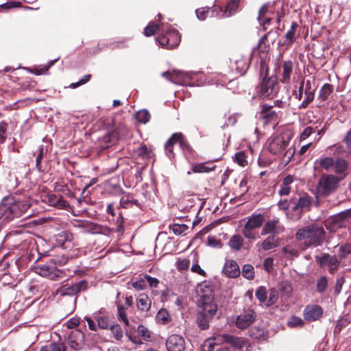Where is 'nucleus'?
I'll return each instance as SVG.
<instances>
[{
	"mask_svg": "<svg viewBox=\"0 0 351 351\" xmlns=\"http://www.w3.org/2000/svg\"><path fill=\"white\" fill-rule=\"evenodd\" d=\"M326 237L323 226L313 223L300 228L295 234V239L302 242L304 247H319L322 245Z\"/></svg>",
	"mask_w": 351,
	"mask_h": 351,
	"instance_id": "f257e3e1",
	"label": "nucleus"
},
{
	"mask_svg": "<svg viewBox=\"0 0 351 351\" xmlns=\"http://www.w3.org/2000/svg\"><path fill=\"white\" fill-rule=\"evenodd\" d=\"M217 305L213 297L203 295L201 297V306L198 309L197 322L199 328L205 330L208 328L211 317L217 313Z\"/></svg>",
	"mask_w": 351,
	"mask_h": 351,
	"instance_id": "f03ea898",
	"label": "nucleus"
},
{
	"mask_svg": "<svg viewBox=\"0 0 351 351\" xmlns=\"http://www.w3.org/2000/svg\"><path fill=\"white\" fill-rule=\"evenodd\" d=\"M30 204L27 200L14 202L10 204H2L0 206V214L8 220L21 217L27 214Z\"/></svg>",
	"mask_w": 351,
	"mask_h": 351,
	"instance_id": "7ed1b4c3",
	"label": "nucleus"
},
{
	"mask_svg": "<svg viewBox=\"0 0 351 351\" xmlns=\"http://www.w3.org/2000/svg\"><path fill=\"white\" fill-rule=\"evenodd\" d=\"M252 54L250 57L247 58L243 56H239L237 57L233 62H230V65H226L223 66V76H228V80L231 81L236 77L234 75V73L243 75L245 73L250 66V60L252 58Z\"/></svg>",
	"mask_w": 351,
	"mask_h": 351,
	"instance_id": "20e7f679",
	"label": "nucleus"
},
{
	"mask_svg": "<svg viewBox=\"0 0 351 351\" xmlns=\"http://www.w3.org/2000/svg\"><path fill=\"white\" fill-rule=\"evenodd\" d=\"M87 288L88 282L86 280H80L76 282L66 281L56 289L53 294L58 298L77 296L79 293L86 291Z\"/></svg>",
	"mask_w": 351,
	"mask_h": 351,
	"instance_id": "39448f33",
	"label": "nucleus"
},
{
	"mask_svg": "<svg viewBox=\"0 0 351 351\" xmlns=\"http://www.w3.org/2000/svg\"><path fill=\"white\" fill-rule=\"evenodd\" d=\"M339 179L332 174H323L316 186V194L319 197H327L338 187Z\"/></svg>",
	"mask_w": 351,
	"mask_h": 351,
	"instance_id": "423d86ee",
	"label": "nucleus"
},
{
	"mask_svg": "<svg viewBox=\"0 0 351 351\" xmlns=\"http://www.w3.org/2000/svg\"><path fill=\"white\" fill-rule=\"evenodd\" d=\"M256 90L261 98H273L278 91L276 78L273 76L262 77Z\"/></svg>",
	"mask_w": 351,
	"mask_h": 351,
	"instance_id": "0eeeda50",
	"label": "nucleus"
},
{
	"mask_svg": "<svg viewBox=\"0 0 351 351\" xmlns=\"http://www.w3.org/2000/svg\"><path fill=\"white\" fill-rule=\"evenodd\" d=\"M315 262L320 268H326L330 274L337 271L341 261L335 255L323 252L315 256Z\"/></svg>",
	"mask_w": 351,
	"mask_h": 351,
	"instance_id": "6e6552de",
	"label": "nucleus"
},
{
	"mask_svg": "<svg viewBox=\"0 0 351 351\" xmlns=\"http://www.w3.org/2000/svg\"><path fill=\"white\" fill-rule=\"evenodd\" d=\"M291 136L287 133H281L271 138L268 145L269 152L274 155H281L288 147Z\"/></svg>",
	"mask_w": 351,
	"mask_h": 351,
	"instance_id": "1a4fd4ad",
	"label": "nucleus"
},
{
	"mask_svg": "<svg viewBox=\"0 0 351 351\" xmlns=\"http://www.w3.org/2000/svg\"><path fill=\"white\" fill-rule=\"evenodd\" d=\"M350 223H351V210H347L328 219L325 226L328 230L335 232Z\"/></svg>",
	"mask_w": 351,
	"mask_h": 351,
	"instance_id": "9d476101",
	"label": "nucleus"
},
{
	"mask_svg": "<svg viewBox=\"0 0 351 351\" xmlns=\"http://www.w3.org/2000/svg\"><path fill=\"white\" fill-rule=\"evenodd\" d=\"M293 205L291 206V211L295 213L298 218H300L302 214L311 210L312 198L305 195L299 197H293Z\"/></svg>",
	"mask_w": 351,
	"mask_h": 351,
	"instance_id": "9b49d317",
	"label": "nucleus"
},
{
	"mask_svg": "<svg viewBox=\"0 0 351 351\" xmlns=\"http://www.w3.org/2000/svg\"><path fill=\"white\" fill-rule=\"evenodd\" d=\"M256 313L252 308H248L237 316L235 324L236 326L241 330L250 326L256 320Z\"/></svg>",
	"mask_w": 351,
	"mask_h": 351,
	"instance_id": "f8f14e48",
	"label": "nucleus"
},
{
	"mask_svg": "<svg viewBox=\"0 0 351 351\" xmlns=\"http://www.w3.org/2000/svg\"><path fill=\"white\" fill-rule=\"evenodd\" d=\"M324 315L323 308L318 304H308L303 311L304 319L313 322L320 319Z\"/></svg>",
	"mask_w": 351,
	"mask_h": 351,
	"instance_id": "ddd939ff",
	"label": "nucleus"
},
{
	"mask_svg": "<svg viewBox=\"0 0 351 351\" xmlns=\"http://www.w3.org/2000/svg\"><path fill=\"white\" fill-rule=\"evenodd\" d=\"M273 106L264 104L261 106L259 119L263 120L265 124L276 123L278 119V113L273 110Z\"/></svg>",
	"mask_w": 351,
	"mask_h": 351,
	"instance_id": "4468645a",
	"label": "nucleus"
},
{
	"mask_svg": "<svg viewBox=\"0 0 351 351\" xmlns=\"http://www.w3.org/2000/svg\"><path fill=\"white\" fill-rule=\"evenodd\" d=\"M285 228L282 226L278 219L269 220L266 221L261 231L262 235L272 234L277 235L284 232Z\"/></svg>",
	"mask_w": 351,
	"mask_h": 351,
	"instance_id": "2eb2a0df",
	"label": "nucleus"
},
{
	"mask_svg": "<svg viewBox=\"0 0 351 351\" xmlns=\"http://www.w3.org/2000/svg\"><path fill=\"white\" fill-rule=\"evenodd\" d=\"M168 351H183L185 348L184 338L178 335H171L166 341Z\"/></svg>",
	"mask_w": 351,
	"mask_h": 351,
	"instance_id": "dca6fc26",
	"label": "nucleus"
},
{
	"mask_svg": "<svg viewBox=\"0 0 351 351\" xmlns=\"http://www.w3.org/2000/svg\"><path fill=\"white\" fill-rule=\"evenodd\" d=\"M84 341V334L79 330L71 332L68 337V343L71 348L78 350L83 348Z\"/></svg>",
	"mask_w": 351,
	"mask_h": 351,
	"instance_id": "f3484780",
	"label": "nucleus"
},
{
	"mask_svg": "<svg viewBox=\"0 0 351 351\" xmlns=\"http://www.w3.org/2000/svg\"><path fill=\"white\" fill-rule=\"evenodd\" d=\"M304 97L302 103L299 106V109H305L313 102L315 98V88L313 86L309 80L306 81V87L304 88Z\"/></svg>",
	"mask_w": 351,
	"mask_h": 351,
	"instance_id": "a211bd4d",
	"label": "nucleus"
},
{
	"mask_svg": "<svg viewBox=\"0 0 351 351\" xmlns=\"http://www.w3.org/2000/svg\"><path fill=\"white\" fill-rule=\"evenodd\" d=\"M241 0H226L223 9L221 6V17L228 18L234 16L239 10Z\"/></svg>",
	"mask_w": 351,
	"mask_h": 351,
	"instance_id": "6ab92c4d",
	"label": "nucleus"
},
{
	"mask_svg": "<svg viewBox=\"0 0 351 351\" xmlns=\"http://www.w3.org/2000/svg\"><path fill=\"white\" fill-rule=\"evenodd\" d=\"M299 27V25L296 21L291 23L290 29L285 35V40L283 43H278L280 46H286L287 47L291 46L293 43L296 40V30Z\"/></svg>",
	"mask_w": 351,
	"mask_h": 351,
	"instance_id": "aec40b11",
	"label": "nucleus"
},
{
	"mask_svg": "<svg viewBox=\"0 0 351 351\" xmlns=\"http://www.w3.org/2000/svg\"><path fill=\"white\" fill-rule=\"evenodd\" d=\"M222 271L226 276L232 278L238 277L241 274L238 264L232 260L228 261L225 263Z\"/></svg>",
	"mask_w": 351,
	"mask_h": 351,
	"instance_id": "412c9836",
	"label": "nucleus"
},
{
	"mask_svg": "<svg viewBox=\"0 0 351 351\" xmlns=\"http://www.w3.org/2000/svg\"><path fill=\"white\" fill-rule=\"evenodd\" d=\"M45 201L47 202L50 206L59 208H66L69 207V202L61 195H57L53 193L48 194L46 196Z\"/></svg>",
	"mask_w": 351,
	"mask_h": 351,
	"instance_id": "4be33fe9",
	"label": "nucleus"
},
{
	"mask_svg": "<svg viewBox=\"0 0 351 351\" xmlns=\"http://www.w3.org/2000/svg\"><path fill=\"white\" fill-rule=\"evenodd\" d=\"M248 334L250 337L258 341L267 340L269 336L268 331L265 328L257 326L250 328Z\"/></svg>",
	"mask_w": 351,
	"mask_h": 351,
	"instance_id": "5701e85b",
	"label": "nucleus"
},
{
	"mask_svg": "<svg viewBox=\"0 0 351 351\" xmlns=\"http://www.w3.org/2000/svg\"><path fill=\"white\" fill-rule=\"evenodd\" d=\"M293 62L291 60H287L282 65V75L280 82L283 84H289L293 72Z\"/></svg>",
	"mask_w": 351,
	"mask_h": 351,
	"instance_id": "b1692460",
	"label": "nucleus"
},
{
	"mask_svg": "<svg viewBox=\"0 0 351 351\" xmlns=\"http://www.w3.org/2000/svg\"><path fill=\"white\" fill-rule=\"evenodd\" d=\"M265 221V218L262 214H253L248 217L245 226L252 229L260 228Z\"/></svg>",
	"mask_w": 351,
	"mask_h": 351,
	"instance_id": "393cba45",
	"label": "nucleus"
},
{
	"mask_svg": "<svg viewBox=\"0 0 351 351\" xmlns=\"http://www.w3.org/2000/svg\"><path fill=\"white\" fill-rule=\"evenodd\" d=\"M315 169L330 170L335 165V160L332 157L319 158L315 161Z\"/></svg>",
	"mask_w": 351,
	"mask_h": 351,
	"instance_id": "a878e982",
	"label": "nucleus"
},
{
	"mask_svg": "<svg viewBox=\"0 0 351 351\" xmlns=\"http://www.w3.org/2000/svg\"><path fill=\"white\" fill-rule=\"evenodd\" d=\"M224 344H230L235 348H241L243 346V340L241 337H237L232 335H221V341Z\"/></svg>",
	"mask_w": 351,
	"mask_h": 351,
	"instance_id": "bb28decb",
	"label": "nucleus"
},
{
	"mask_svg": "<svg viewBox=\"0 0 351 351\" xmlns=\"http://www.w3.org/2000/svg\"><path fill=\"white\" fill-rule=\"evenodd\" d=\"M152 302L147 294L142 293L136 299L137 308L143 311H148L151 307Z\"/></svg>",
	"mask_w": 351,
	"mask_h": 351,
	"instance_id": "cd10ccee",
	"label": "nucleus"
},
{
	"mask_svg": "<svg viewBox=\"0 0 351 351\" xmlns=\"http://www.w3.org/2000/svg\"><path fill=\"white\" fill-rule=\"evenodd\" d=\"M169 40V49H172L178 46L180 42V36L178 30L172 29L167 32Z\"/></svg>",
	"mask_w": 351,
	"mask_h": 351,
	"instance_id": "c85d7f7f",
	"label": "nucleus"
},
{
	"mask_svg": "<svg viewBox=\"0 0 351 351\" xmlns=\"http://www.w3.org/2000/svg\"><path fill=\"white\" fill-rule=\"evenodd\" d=\"M273 34L272 30L265 34L258 40V48L261 53H267L269 50V36Z\"/></svg>",
	"mask_w": 351,
	"mask_h": 351,
	"instance_id": "c756f323",
	"label": "nucleus"
},
{
	"mask_svg": "<svg viewBox=\"0 0 351 351\" xmlns=\"http://www.w3.org/2000/svg\"><path fill=\"white\" fill-rule=\"evenodd\" d=\"M279 245V238L276 235H271L267 237L262 243V248L264 250H269L276 247Z\"/></svg>",
	"mask_w": 351,
	"mask_h": 351,
	"instance_id": "7c9ffc66",
	"label": "nucleus"
},
{
	"mask_svg": "<svg viewBox=\"0 0 351 351\" xmlns=\"http://www.w3.org/2000/svg\"><path fill=\"white\" fill-rule=\"evenodd\" d=\"M173 139V140L175 139L176 141H179L178 143L180 145V147L184 152H186V151L189 152H192V149H191L188 141L184 137V136L183 135L182 133H181V132L174 133V137Z\"/></svg>",
	"mask_w": 351,
	"mask_h": 351,
	"instance_id": "2f4dec72",
	"label": "nucleus"
},
{
	"mask_svg": "<svg viewBox=\"0 0 351 351\" xmlns=\"http://www.w3.org/2000/svg\"><path fill=\"white\" fill-rule=\"evenodd\" d=\"M93 317L97 322V328L101 329H108L112 326L110 323V320L108 316L106 315H98V313H94Z\"/></svg>",
	"mask_w": 351,
	"mask_h": 351,
	"instance_id": "473e14b6",
	"label": "nucleus"
},
{
	"mask_svg": "<svg viewBox=\"0 0 351 351\" xmlns=\"http://www.w3.org/2000/svg\"><path fill=\"white\" fill-rule=\"evenodd\" d=\"M40 351H66V348L61 341L52 342L42 347Z\"/></svg>",
	"mask_w": 351,
	"mask_h": 351,
	"instance_id": "72a5a7b5",
	"label": "nucleus"
},
{
	"mask_svg": "<svg viewBox=\"0 0 351 351\" xmlns=\"http://www.w3.org/2000/svg\"><path fill=\"white\" fill-rule=\"evenodd\" d=\"M195 12L197 17L201 21L204 20L208 15L214 16H215V14H217V12H216V10L213 8H202L196 10Z\"/></svg>",
	"mask_w": 351,
	"mask_h": 351,
	"instance_id": "f704fd0d",
	"label": "nucleus"
},
{
	"mask_svg": "<svg viewBox=\"0 0 351 351\" xmlns=\"http://www.w3.org/2000/svg\"><path fill=\"white\" fill-rule=\"evenodd\" d=\"M173 137L174 134L171 135V136L169 138L165 145V152L169 158L174 157L173 146L176 143H179V141H176L175 139L173 140Z\"/></svg>",
	"mask_w": 351,
	"mask_h": 351,
	"instance_id": "c9c22d12",
	"label": "nucleus"
},
{
	"mask_svg": "<svg viewBox=\"0 0 351 351\" xmlns=\"http://www.w3.org/2000/svg\"><path fill=\"white\" fill-rule=\"evenodd\" d=\"M156 319L157 322L162 324H167L171 321V317L169 312L165 309L161 308L157 313Z\"/></svg>",
	"mask_w": 351,
	"mask_h": 351,
	"instance_id": "e433bc0d",
	"label": "nucleus"
},
{
	"mask_svg": "<svg viewBox=\"0 0 351 351\" xmlns=\"http://www.w3.org/2000/svg\"><path fill=\"white\" fill-rule=\"evenodd\" d=\"M334 171L336 173H342L346 171L348 168V162L343 158H337L335 160V165L333 166Z\"/></svg>",
	"mask_w": 351,
	"mask_h": 351,
	"instance_id": "4c0bfd02",
	"label": "nucleus"
},
{
	"mask_svg": "<svg viewBox=\"0 0 351 351\" xmlns=\"http://www.w3.org/2000/svg\"><path fill=\"white\" fill-rule=\"evenodd\" d=\"M333 86L330 84H325L321 88L319 93V99H321L322 101H326L328 96L332 93Z\"/></svg>",
	"mask_w": 351,
	"mask_h": 351,
	"instance_id": "58836bf2",
	"label": "nucleus"
},
{
	"mask_svg": "<svg viewBox=\"0 0 351 351\" xmlns=\"http://www.w3.org/2000/svg\"><path fill=\"white\" fill-rule=\"evenodd\" d=\"M242 276L248 280H253L254 278V268L250 264H245L242 267Z\"/></svg>",
	"mask_w": 351,
	"mask_h": 351,
	"instance_id": "ea45409f",
	"label": "nucleus"
},
{
	"mask_svg": "<svg viewBox=\"0 0 351 351\" xmlns=\"http://www.w3.org/2000/svg\"><path fill=\"white\" fill-rule=\"evenodd\" d=\"M287 326L290 328L303 327L304 326V319L300 317L292 315L287 321Z\"/></svg>",
	"mask_w": 351,
	"mask_h": 351,
	"instance_id": "a19ab883",
	"label": "nucleus"
},
{
	"mask_svg": "<svg viewBox=\"0 0 351 351\" xmlns=\"http://www.w3.org/2000/svg\"><path fill=\"white\" fill-rule=\"evenodd\" d=\"M243 240L240 235H234L229 241L230 246L235 250H240L243 245Z\"/></svg>",
	"mask_w": 351,
	"mask_h": 351,
	"instance_id": "79ce46f5",
	"label": "nucleus"
},
{
	"mask_svg": "<svg viewBox=\"0 0 351 351\" xmlns=\"http://www.w3.org/2000/svg\"><path fill=\"white\" fill-rule=\"evenodd\" d=\"M151 115L147 110H139L136 114V118L138 121L141 123H147L150 119Z\"/></svg>",
	"mask_w": 351,
	"mask_h": 351,
	"instance_id": "37998d69",
	"label": "nucleus"
},
{
	"mask_svg": "<svg viewBox=\"0 0 351 351\" xmlns=\"http://www.w3.org/2000/svg\"><path fill=\"white\" fill-rule=\"evenodd\" d=\"M328 149L331 150L332 154L338 157V158H340L339 157H342L346 154L344 147L340 144H335L329 147Z\"/></svg>",
	"mask_w": 351,
	"mask_h": 351,
	"instance_id": "c03bdc74",
	"label": "nucleus"
},
{
	"mask_svg": "<svg viewBox=\"0 0 351 351\" xmlns=\"http://www.w3.org/2000/svg\"><path fill=\"white\" fill-rule=\"evenodd\" d=\"M328 288V279L326 276H322L316 283L317 291L319 293H324Z\"/></svg>",
	"mask_w": 351,
	"mask_h": 351,
	"instance_id": "a18cd8bd",
	"label": "nucleus"
},
{
	"mask_svg": "<svg viewBox=\"0 0 351 351\" xmlns=\"http://www.w3.org/2000/svg\"><path fill=\"white\" fill-rule=\"evenodd\" d=\"M293 197L290 199H280L278 202V206L279 209L283 211H287L289 208L291 210V206L293 205Z\"/></svg>",
	"mask_w": 351,
	"mask_h": 351,
	"instance_id": "49530a36",
	"label": "nucleus"
},
{
	"mask_svg": "<svg viewBox=\"0 0 351 351\" xmlns=\"http://www.w3.org/2000/svg\"><path fill=\"white\" fill-rule=\"evenodd\" d=\"M138 334L145 341H150L152 337V332L147 328L143 325H140L137 328Z\"/></svg>",
	"mask_w": 351,
	"mask_h": 351,
	"instance_id": "de8ad7c7",
	"label": "nucleus"
},
{
	"mask_svg": "<svg viewBox=\"0 0 351 351\" xmlns=\"http://www.w3.org/2000/svg\"><path fill=\"white\" fill-rule=\"evenodd\" d=\"M235 162L241 167H246L248 165L247 156L244 152H239L235 154Z\"/></svg>",
	"mask_w": 351,
	"mask_h": 351,
	"instance_id": "09e8293b",
	"label": "nucleus"
},
{
	"mask_svg": "<svg viewBox=\"0 0 351 351\" xmlns=\"http://www.w3.org/2000/svg\"><path fill=\"white\" fill-rule=\"evenodd\" d=\"M351 254V245L346 244L341 245L338 251L337 258L341 261V259L346 258L348 254Z\"/></svg>",
	"mask_w": 351,
	"mask_h": 351,
	"instance_id": "8fccbe9b",
	"label": "nucleus"
},
{
	"mask_svg": "<svg viewBox=\"0 0 351 351\" xmlns=\"http://www.w3.org/2000/svg\"><path fill=\"white\" fill-rule=\"evenodd\" d=\"M269 66L265 59L261 58L260 61V75L262 77H269Z\"/></svg>",
	"mask_w": 351,
	"mask_h": 351,
	"instance_id": "3c124183",
	"label": "nucleus"
},
{
	"mask_svg": "<svg viewBox=\"0 0 351 351\" xmlns=\"http://www.w3.org/2000/svg\"><path fill=\"white\" fill-rule=\"evenodd\" d=\"M255 295L261 303L266 302V300H267L266 287L264 286L259 287L258 289L256 291Z\"/></svg>",
	"mask_w": 351,
	"mask_h": 351,
	"instance_id": "603ef678",
	"label": "nucleus"
},
{
	"mask_svg": "<svg viewBox=\"0 0 351 351\" xmlns=\"http://www.w3.org/2000/svg\"><path fill=\"white\" fill-rule=\"evenodd\" d=\"M189 228L188 226L186 224H178L174 223L172 226H170V229L172 232L177 235H180L184 232H185Z\"/></svg>",
	"mask_w": 351,
	"mask_h": 351,
	"instance_id": "864d4df0",
	"label": "nucleus"
},
{
	"mask_svg": "<svg viewBox=\"0 0 351 351\" xmlns=\"http://www.w3.org/2000/svg\"><path fill=\"white\" fill-rule=\"evenodd\" d=\"M176 266L179 271L187 269L190 266V261L186 258H178L176 263Z\"/></svg>",
	"mask_w": 351,
	"mask_h": 351,
	"instance_id": "5fc2aeb1",
	"label": "nucleus"
},
{
	"mask_svg": "<svg viewBox=\"0 0 351 351\" xmlns=\"http://www.w3.org/2000/svg\"><path fill=\"white\" fill-rule=\"evenodd\" d=\"M43 155H44V147H43V145H40L38 147V154L36 158V168L38 169V170L40 171H43L41 161L43 158Z\"/></svg>",
	"mask_w": 351,
	"mask_h": 351,
	"instance_id": "6e6d98bb",
	"label": "nucleus"
},
{
	"mask_svg": "<svg viewBox=\"0 0 351 351\" xmlns=\"http://www.w3.org/2000/svg\"><path fill=\"white\" fill-rule=\"evenodd\" d=\"M255 230V229L244 226L242 233L245 238L254 240L256 238V232Z\"/></svg>",
	"mask_w": 351,
	"mask_h": 351,
	"instance_id": "4d7b16f0",
	"label": "nucleus"
},
{
	"mask_svg": "<svg viewBox=\"0 0 351 351\" xmlns=\"http://www.w3.org/2000/svg\"><path fill=\"white\" fill-rule=\"evenodd\" d=\"M269 300L267 302V306L274 304L275 303L277 302L278 299V293L276 289H274V288L270 289L269 290Z\"/></svg>",
	"mask_w": 351,
	"mask_h": 351,
	"instance_id": "13d9d810",
	"label": "nucleus"
},
{
	"mask_svg": "<svg viewBox=\"0 0 351 351\" xmlns=\"http://www.w3.org/2000/svg\"><path fill=\"white\" fill-rule=\"evenodd\" d=\"M110 330L114 336V337L117 340H119L123 337V331L121 330V328L117 324L112 325L110 326Z\"/></svg>",
	"mask_w": 351,
	"mask_h": 351,
	"instance_id": "bf43d9fd",
	"label": "nucleus"
},
{
	"mask_svg": "<svg viewBox=\"0 0 351 351\" xmlns=\"http://www.w3.org/2000/svg\"><path fill=\"white\" fill-rule=\"evenodd\" d=\"M217 343L215 342V339H209L204 342L202 350V351H213Z\"/></svg>",
	"mask_w": 351,
	"mask_h": 351,
	"instance_id": "052dcab7",
	"label": "nucleus"
},
{
	"mask_svg": "<svg viewBox=\"0 0 351 351\" xmlns=\"http://www.w3.org/2000/svg\"><path fill=\"white\" fill-rule=\"evenodd\" d=\"M158 29V25L154 23H149L144 29V34L145 36H151L155 34Z\"/></svg>",
	"mask_w": 351,
	"mask_h": 351,
	"instance_id": "680f3d73",
	"label": "nucleus"
},
{
	"mask_svg": "<svg viewBox=\"0 0 351 351\" xmlns=\"http://www.w3.org/2000/svg\"><path fill=\"white\" fill-rule=\"evenodd\" d=\"M22 3L20 1H8L0 5L2 9L9 10L14 8H21Z\"/></svg>",
	"mask_w": 351,
	"mask_h": 351,
	"instance_id": "e2e57ef3",
	"label": "nucleus"
},
{
	"mask_svg": "<svg viewBox=\"0 0 351 351\" xmlns=\"http://www.w3.org/2000/svg\"><path fill=\"white\" fill-rule=\"evenodd\" d=\"M118 316L120 320H122L125 325H129V321L127 318L125 308L123 306H118Z\"/></svg>",
	"mask_w": 351,
	"mask_h": 351,
	"instance_id": "0e129e2a",
	"label": "nucleus"
},
{
	"mask_svg": "<svg viewBox=\"0 0 351 351\" xmlns=\"http://www.w3.org/2000/svg\"><path fill=\"white\" fill-rule=\"evenodd\" d=\"M54 64V61H50L47 65L42 66V67H36L33 70V73L36 75H42L48 71V69Z\"/></svg>",
	"mask_w": 351,
	"mask_h": 351,
	"instance_id": "69168bd1",
	"label": "nucleus"
},
{
	"mask_svg": "<svg viewBox=\"0 0 351 351\" xmlns=\"http://www.w3.org/2000/svg\"><path fill=\"white\" fill-rule=\"evenodd\" d=\"M282 252L283 254H288L293 256H299L298 251L289 245H286L284 247H282Z\"/></svg>",
	"mask_w": 351,
	"mask_h": 351,
	"instance_id": "338daca9",
	"label": "nucleus"
},
{
	"mask_svg": "<svg viewBox=\"0 0 351 351\" xmlns=\"http://www.w3.org/2000/svg\"><path fill=\"white\" fill-rule=\"evenodd\" d=\"M345 282V278L341 276L337 279L335 286V294L336 295H339L341 293L342 286Z\"/></svg>",
	"mask_w": 351,
	"mask_h": 351,
	"instance_id": "774afa93",
	"label": "nucleus"
}]
</instances>
